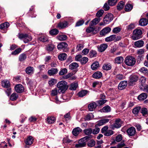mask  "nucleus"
Segmentation results:
<instances>
[{"label":"nucleus","mask_w":148,"mask_h":148,"mask_svg":"<svg viewBox=\"0 0 148 148\" xmlns=\"http://www.w3.org/2000/svg\"><path fill=\"white\" fill-rule=\"evenodd\" d=\"M67 82L64 80L61 81L57 84V87L58 88V92L59 93L64 92L67 89L68 86Z\"/></svg>","instance_id":"1"},{"label":"nucleus","mask_w":148,"mask_h":148,"mask_svg":"<svg viewBox=\"0 0 148 148\" xmlns=\"http://www.w3.org/2000/svg\"><path fill=\"white\" fill-rule=\"evenodd\" d=\"M125 63L127 65L129 66H134L136 62L135 58L131 56H127L125 58Z\"/></svg>","instance_id":"2"},{"label":"nucleus","mask_w":148,"mask_h":148,"mask_svg":"<svg viewBox=\"0 0 148 148\" xmlns=\"http://www.w3.org/2000/svg\"><path fill=\"white\" fill-rule=\"evenodd\" d=\"M142 32L141 29H136L133 32L132 39L135 40L140 39L142 37Z\"/></svg>","instance_id":"3"},{"label":"nucleus","mask_w":148,"mask_h":148,"mask_svg":"<svg viewBox=\"0 0 148 148\" xmlns=\"http://www.w3.org/2000/svg\"><path fill=\"white\" fill-rule=\"evenodd\" d=\"M18 37L21 39H23L25 43H27L32 40L31 36L27 34H19Z\"/></svg>","instance_id":"4"},{"label":"nucleus","mask_w":148,"mask_h":148,"mask_svg":"<svg viewBox=\"0 0 148 148\" xmlns=\"http://www.w3.org/2000/svg\"><path fill=\"white\" fill-rule=\"evenodd\" d=\"M88 136H86L79 140L78 142V144L75 145V147L77 148L83 147L86 145V142L87 141V139L89 138Z\"/></svg>","instance_id":"5"},{"label":"nucleus","mask_w":148,"mask_h":148,"mask_svg":"<svg viewBox=\"0 0 148 148\" xmlns=\"http://www.w3.org/2000/svg\"><path fill=\"white\" fill-rule=\"evenodd\" d=\"M113 15L111 13L107 14L103 18V22L106 24H108L113 19Z\"/></svg>","instance_id":"6"},{"label":"nucleus","mask_w":148,"mask_h":148,"mask_svg":"<svg viewBox=\"0 0 148 148\" xmlns=\"http://www.w3.org/2000/svg\"><path fill=\"white\" fill-rule=\"evenodd\" d=\"M138 79V77L135 75H131L130 77L129 84L132 86L135 84V83L136 82Z\"/></svg>","instance_id":"7"},{"label":"nucleus","mask_w":148,"mask_h":148,"mask_svg":"<svg viewBox=\"0 0 148 148\" xmlns=\"http://www.w3.org/2000/svg\"><path fill=\"white\" fill-rule=\"evenodd\" d=\"M34 138L32 136H27V138L25 140V143L26 145L25 147H27V145H32L34 142Z\"/></svg>","instance_id":"8"},{"label":"nucleus","mask_w":148,"mask_h":148,"mask_svg":"<svg viewBox=\"0 0 148 148\" xmlns=\"http://www.w3.org/2000/svg\"><path fill=\"white\" fill-rule=\"evenodd\" d=\"M68 46L67 44L65 42H62L60 43L57 46L58 49L61 50L63 49L64 51L66 52L67 50L66 48Z\"/></svg>","instance_id":"9"},{"label":"nucleus","mask_w":148,"mask_h":148,"mask_svg":"<svg viewBox=\"0 0 148 148\" xmlns=\"http://www.w3.org/2000/svg\"><path fill=\"white\" fill-rule=\"evenodd\" d=\"M127 132L129 136H134L136 132V129L134 127H130L127 130Z\"/></svg>","instance_id":"10"},{"label":"nucleus","mask_w":148,"mask_h":148,"mask_svg":"<svg viewBox=\"0 0 148 148\" xmlns=\"http://www.w3.org/2000/svg\"><path fill=\"white\" fill-rule=\"evenodd\" d=\"M15 91L17 93H21L23 92L24 90V88L23 86L21 84H18L14 87Z\"/></svg>","instance_id":"11"},{"label":"nucleus","mask_w":148,"mask_h":148,"mask_svg":"<svg viewBox=\"0 0 148 148\" xmlns=\"http://www.w3.org/2000/svg\"><path fill=\"white\" fill-rule=\"evenodd\" d=\"M108 45L106 44H103L97 46L99 51L102 52L104 51L107 48Z\"/></svg>","instance_id":"12"},{"label":"nucleus","mask_w":148,"mask_h":148,"mask_svg":"<svg viewBox=\"0 0 148 148\" xmlns=\"http://www.w3.org/2000/svg\"><path fill=\"white\" fill-rule=\"evenodd\" d=\"M111 30V28L108 27H106L103 29L100 32V34L104 36L110 32Z\"/></svg>","instance_id":"13"},{"label":"nucleus","mask_w":148,"mask_h":148,"mask_svg":"<svg viewBox=\"0 0 148 148\" xmlns=\"http://www.w3.org/2000/svg\"><path fill=\"white\" fill-rule=\"evenodd\" d=\"M121 120L120 119H118L116 120L115 123L112 124V127L118 128L120 127L121 126Z\"/></svg>","instance_id":"14"},{"label":"nucleus","mask_w":148,"mask_h":148,"mask_svg":"<svg viewBox=\"0 0 148 148\" xmlns=\"http://www.w3.org/2000/svg\"><path fill=\"white\" fill-rule=\"evenodd\" d=\"M91 26H90L88 27L86 29V31L88 33H90L92 32V34H96L98 32V31L97 30H95L94 27H91Z\"/></svg>","instance_id":"15"},{"label":"nucleus","mask_w":148,"mask_h":148,"mask_svg":"<svg viewBox=\"0 0 148 148\" xmlns=\"http://www.w3.org/2000/svg\"><path fill=\"white\" fill-rule=\"evenodd\" d=\"M127 82L126 81H123L119 84L118 88L119 90H122L125 88L127 85Z\"/></svg>","instance_id":"16"},{"label":"nucleus","mask_w":148,"mask_h":148,"mask_svg":"<svg viewBox=\"0 0 148 148\" xmlns=\"http://www.w3.org/2000/svg\"><path fill=\"white\" fill-rule=\"evenodd\" d=\"M82 131V130L79 127H77L73 129L72 133L75 136H77Z\"/></svg>","instance_id":"17"},{"label":"nucleus","mask_w":148,"mask_h":148,"mask_svg":"<svg viewBox=\"0 0 148 148\" xmlns=\"http://www.w3.org/2000/svg\"><path fill=\"white\" fill-rule=\"evenodd\" d=\"M100 21L99 18H95L92 20L89 23V26H92L97 24Z\"/></svg>","instance_id":"18"},{"label":"nucleus","mask_w":148,"mask_h":148,"mask_svg":"<svg viewBox=\"0 0 148 148\" xmlns=\"http://www.w3.org/2000/svg\"><path fill=\"white\" fill-rule=\"evenodd\" d=\"M58 72V69L56 68H51L48 71V73L50 76H53L56 74Z\"/></svg>","instance_id":"19"},{"label":"nucleus","mask_w":148,"mask_h":148,"mask_svg":"<svg viewBox=\"0 0 148 148\" xmlns=\"http://www.w3.org/2000/svg\"><path fill=\"white\" fill-rule=\"evenodd\" d=\"M139 23L140 25L141 26H145L147 24L148 21L146 18H142L140 20Z\"/></svg>","instance_id":"20"},{"label":"nucleus","mask_w":148,"mask_h":148,"mask_svg":"<svg viewBox=\"0 0 148 148\" xmlns=\"http://www.w3.org/2000/svg\"><path fill=\"white\" fill-rule=\"evenodd\" d=\"M102 76V73L99 71H97L95 72L92 75V77L94 78L98 79L101 77Z\"/></svg>","instance_id":"21"},{"label":"nucleus","mask_w":148,"mask_h":148,"mask_svg":"<svg viewBox=\"0 0 148 148\" xmlns=\"http://www.w3.org/2000/svg\"><path fill=\"white\" fill-rule=\"evenodd\" d=\"M147 97V94L146 93H143L139 95L138 97V99L139 100H143Z\"/></svg>","instance_id":"22"},{"label":"nucleus","mask_w":148,"mask_h":148,"mask_svg":"<svg viewBox=\"0 0 148 148\" xmlns=\"http://www.w3.org/2000/svg\"><path fill=\"white\" fill-rule=\"evenodd\" d=\"M68 23L67 22H61L58 24V27L60 29H62L66 27Z\"/></svg>","instance_id":"23"},{"label":"nucleus","mask_w":148,"mask_h":148,"mask_svg":"<svg viewBox=\"0 0 148 148\" xmlns=\"http://www.w3.org/2000/svg\"><path fill=\"white\" fill-rule=\"evenodd\" d=\"M97 106L95 103H90L88 105V108L89 111H91L93 110L96 108Z\"/></svg>","instance_id":"24"},{"label":"nucleus","mask_w":148,"mask_h":148,"mask_svg":"<svg viewBox=\"0 0 148 148\" xmlns=\"http://www.w3.org/2000/svg\"><path fill=\"white\" fill-rule=\"evenodd\" d=\"M10 24L8 22H5L0 24V29H5L8 28Z\"/></svg>","instance_id":"25"},{"label":"nucleus","mask_w":148,"mask_h":148,"mask_svg":"<svg viewBox=\"0 0 148 148\" xmlns=\"http://www.w3.org/2000/svg\"><path fill=\"white\" fill-rule=\"evenodd\" d=\"M144 42L142 40H139L136 41L134 43V45L138 47H141L143 45Z\"/></svg>","instance_id":"26"},{"label":"nucleus","mask_w":148,"mask_h":148,"mask_svg":"<svg viewBox=\"0 0 148 148\" xmlns=\"http://www.w3.org/2000/svg\"><path fill=\"white\" fill-rule=\"evenodd\" d=\"M67 56V55L66 53H63L59 55L58 56V58L60 60L63 61L66 59Z\"/></svg>","instance_id":"27"},{"label":"nucleus","mask_w":148,"mask_h":148,"mask_svg":"<svg viewBox=\"0 0 148 148\" xmlns=\"http://www.w3.org/2000/svg\"><path fill=\"white\" fill-rule=\"evenodd\" d=\"M109 121V119H102L98 121L97 125L99 126H100L108 123Z\"/></svg>","instance_id":"28"},{"label":"nucleus","mask_w":148,"mask_h":148,"mask_svg":"<svg viewBox=\"0 0 148 148\" xmlns=\"http://www.w3.org/2000/svg\"><path fill=\"white\" fill-rule=\"evenodd\" d=\"M115 63L117 64H120L122 63L123 61V58L122 56L116 57L115 59Z\"/></svg>","instance_id":"29"},{"label":"nucleus","mask_w":148,"mask_h":148,"mask_svg":"<svg viewBox=\"0 0 148 148\" xmlns=\"http://www.w3.org/2000/svg\"><path fill=\"white\" fill-rule=\"evenodd\" d=\"M56 121L55 118L53 116H49L47 118V122L49 124H51L53 123Z\"/></svg>","instance_id":"30"},{"label":"nucleus","mask_w":148,"mask_h":148,"mask_svg":"<svg viewBox=\"0 0 148 148\" xmlns=\"http://www.w3.org/2000/svg\"><path fill=\"white\" fill-rule=\"evenodd\" d=\"M79 66V65L76 62H73L69 65V69L71 70H73L77 69Z\"/></svg>","instance_id":"31"},{"label":"nucleus","mask_w":148,"mask_h":148,"mask_svg":"<svg viewBox=\"0 0 148 148\" xmlns=\"http://www.w3.org/2000/svg\"><path fill=\"white\" fill-rule=\"evenodd\" d=\"M34 71V68L32 67H28L26 68V73L28 74H32L33 73Z\"/></svg>","instance_id":"32"},{"label":"nucleus","mask_w":148,"mask_h":148,"mask_svg":"<svg viewBox=\"0 0 148 148\" xmlns=\"http://www.w3.org/2000/svg\"><path fill=\"white\" fill-rule=\"evenodd\" d=\"M116 35H112L106 38H105V41L106 42H110L116 38Z\"/></svg>","instance_id":"33"},{"label":"nucleus","mask_w":148,"mask_h":148,"mask_svg":"<svg viewBox=\"0 0 148 148\" xmlns=\"http://www.w3.org/2000/svg\"><path fill=\"white\" fill-rule=\"evenodd\" d=\"M77 86V83L76 82H73L71 84L69 89L71 90H75Z\"/></svg>","instance_id":"34"},{"label":"nucleus","mask_w":148,"mask_h":148,"mask_svg":"<svg viewBox=\"0 0 148 148\" xmlns=\"http://www.w3.org/2000/svg\"><path fill=\"white\" fill-rule=\"evenodd\" d=\"M88 91L86 90H82L79 92L78 93V95L79 97H82L85 96Z\"/></svg>","instance_id":"35"},{"label":"nucleus","mask_w":148,"mask_h":148,"mask_svg":"<svg viewBox=\"0 0 148 148\" xmlns=\"http://www.w3.org/2000/svg\"><path fill=\"white\" fill-rule=\"evenodd\" d=\"M91 69L93 70H96L99 67V62H96L93 63L91 65Z\"/></svg>","instance_id":"36"},{"label":"nucleus","mask_w":148,"mask_h":148,"mask_svg":"<svg viewBox=\"0 0 148 148\" xmlns=\"http://www.w3.org/2000/svg\"><path fill=\"white\" fill-rule=\"evenodd\" d=\"M2 86L4 87L8 88L10 86V82L8 80H4L2 82Z\"/></svg>","instance_id":"37"},{"label":"nucleus","mask_w":148,"mask_h":148,"mask_svg":"<svg viewBox=\"0 0 148 148\" xmlns=\"http://www.w3.org/2000/svg\"><path fill=\"white\" fill-rule=\"evenodd\" d=\"M133 7V5L131 4H127L125 6V10L126 12H129L132 9Z\"/></svg>","instance_id":"38"},{"label":"nucleus","mask_w":148,"mask_h":148,"mask_svg":"<svg viewBox=\"0 0 148 148\" xmlns=\"http://www.w3.org/2000/svg\"><path fill=\"white\" fill-rule=\"evenodd\" d=\"M54 47L55 46L53 44H48L46 47V49L48 51H51L53 50Z\"/></svg>","instance_id":"39"},{"label":"nucleus","mask_w":148,"mask_h":148,"mask_svg":"<svg viewBox=\"0 0 148 148\" xmlns=\"http://www.w3.org/2000/svg\"><path fill=\"white\" fill-rule=\"evenodd\" d=\"M111 66L110 64H105L103 66L102 68L103 70H109L111 69Z\"/></svg>","instance_id":"40"},{"label":"nucleus","mask_w":148,"mask_h":148,"mask_svg":"<svg viewBox=\"0 0 148 148\" xmlns=\"http://www.w3.org/2000/svg\"><path fill=\"white\" fill-rule=\"evenodd\" d=\"M39 40L40 41L44 42L47 41L48 40L47 37L46 36H42L39 38Z\"/></svg>","instance_id":"41"},{"label":"nucleus","mask_w":148,"mask_h":148,"mask_svg":"<svg viewBox=\"0 0 148 148\" xmlns=\"http://www.w3.org/2000/svg\"><path fill=\"white\" fill-rule=\"evenodd\" d=\"M67 36L65 35H61L57 36L58 39L60 41L65 40L67 38Z\"/></svg>","instance_id":"42"},{"label":"nucleus","mask_w":148,"mask_h":148,"mask_svg":"<svg viewBox=\"0 0 148 148\" xmlns=\"http://www.w3.org/2000/svg\"><path fill=\"white\" fill-rule=\"evenodd\" d=\"M111 110V108L108 106H107L104 107L102 109V111L104 112H110Z\"/></svg>","instance_id":"43"},{"label":"nucleus","mask_w":148,"mask_h":148,"mask_svg":"<svg viewBox=\"0 0 148 148\" xmlns=\"http://www.w3.org/2000/svg\"><path fill=\"white\" fill-rule=\"evenodd\" d=\"M125 4L123 1H120L118 4L117 8L118 10H121L124 7Z\"/></svg>","instance_id":"44"},{"label":"nucleus","mask_w":148,"mask_h":148,"mask_svg":"<svg viewBox=\"0 0 148 148\" xmlns=\"http://www.w3.org/2000/svg\"><path fill=\"white\" fill-rule=\"evenodd\" d=\"M83 131L85 134L86 135H90L92 133V130L90 128L84 130Z\"/></svg>","instance_id":"45"},{"label":"nucleus","mask_w":148,"mask_h":148,"mask_svg":"<svg viewBox=\"0 0 148 148\" xmlns=\"http://www.w3.org/2000/svg\"><path fill=\"white\" fill-rule=\"evenodd\" d=\"M141 113L143 116L148 115V110L145 108H143L141 109Z\"/></svg>","instance_id":"46"},{"label":"nucleus","mask_w":148,"mask_h":148,"mask_svg":"<svg viewBox=\"0 0 148 148\" xmlns=\"http://www.w3.org/2000/svg\"><path fill=\"white\" fill-rule=\"evenodd\" d=\"M140 109V107H136L133 109L132 110V112L135 114H137L138 113Z\"/></svg>","instance_id":"47"},{"label":"nucleus","mask_w":148,"mask_h":148,"mask_svg":"<svg viewBox=\"0 0 148 148\" xmlns=\"http://www.w3.org/2000/svg\"><path fill=\"white\" fill-rule=\"evenodd\" d=\"M146 78L144 76H141L139 79V82L141 84V86L144 85L146 81Z\"/></svg>","instance_id":"48"},{"label":"nucleus","mask_w":148,"mask_h":148,"mask_svg":"<svg viewBox=\"0 0 148 148\" xmlns=\"http://www.w3.org/2000/svg\"><path fill=\"white\" fill-rule=\"evenodd\" d=\"M56 83V80L53 78L51 79L48 82V84L50 86H53Z\"/></svg>","instance_id":"49"},{"label":"nucleus","mask_w":148,"mask_h":148,"mask_svg":"<svg viewBox=\"0 0 148 148\" xmlns=\"http://www.w3.org/2000/svg\"><path fill=\"white\" fill-rule=\"evenodd\" d=\"M18 97L17 94L16 93H12L10 97V99L12 101H14L16 100Z\"/></svg>","instance_id":"50"},{"label":"nucleus","mask_w":148,"mask_h":148,"mask_svg":"<svg viewBox=\"0 0 148 148\" xmlns=\"http://www.w3.org/2000/svg\"><path fill=\"white\" fill-rule=\"evenodd\" d=\"M59 32L58 30L56 29H53L50 31L49 33L51 35H56Z\"/></svg>","instance_id":"51"},{"label":"nucleus","mask_w":148,"mask_h":148,"mask_svg":"<svg viewBox=\"0 0 148 148\" xmlns=\"http://www.w3.org/2000/svg\"><path fill=\"white\" fill-rule=\"evenodd\" d=\"M94 117L93 114L92 113L88 114L86 117V120L88 121L92 119Z\"/></svg>","instance_id":"52"},{"label":"nucleus","mask_w":148,"mask_h":148,"mask_svg":"<svg viewBox=\"0 0 148 148\" xmlns=\"http://www.w3.org/2000/svg\"><path fill=\"white\" fill-rule=\"evenodd\" d=\"M67 72V70L66 69L64 68L61 70L59 72V74L60 75H63Z\"/></svg>","instance_id":"53"},{"label":"nucleus","mask_w":148,"mask_h":148,"mask_svg":"<svg viewBox=\"0 0 148 148\" xmlns=\"http://www.w3.org/2000/svg\"><path fill=\"white\" fill-rule=\"evenodd\" d=\"M140 88L142 90L148 93V85H143L140 86Z\"/></svg>","instance_id":"54"},{"label":"nucleus","mask_w":148,"mask_h":148,"mask_svg":"<svg viewBox=\"0 0 148 148\" xmlns=\"http://www.w3.org/2000/svg\"><path fill=\"white\" fill-rule=\"evenodd\" d=\"M22 51V49L19 48L16 49L14 51H13L11 54L13 55H16L18 54Z\"/></svg>","instance_id":"55"},{"label":"nucleus","mask_w":148,"mask_h":148,"mask_svg":"<svg viewBox=\"0 0 148 148\" xmlns=\"http://www.w3.org/2000/svg\"><path fill=\"white\" fill-rule=\"evenodd\" d=\"M114 132L112 130H108L106 133H105L104 135L105 136H111L114 134Z\"/></svg>","instance_id":"56"},{"label":"nucleus","mask_w":148,"mask_h":148,"mask_svg":"<svg viewBox=\"0 0 148 148\" xmlns=\"http://www.w3.org/2000/svg\"><path fill=\"white\" fill-rule=\"evenodd\" d=\"M26 58V56L25 53H22L21 54L19 57V60L21 61L24 60Z\"/></svg>","instance_id":"57"},{"label":"nucleus","mask_w":148,"mask_h":148,"mask_svg":"<svg viewBox=\"0 0 148 148\" xmlns=\"http://www.w3.org/2000/svg\"><path fill=\"white\" fill-rule=\"evenodd\" d=\"M135 27V25L134 23H131L127 27V29L128 31L131 30Z\"/></svg>","instance_id":"58"},{"label":"nucleus","mask_w":148,"mask_h":148,"mask_svg":"<svg viewBox=\"0 0 148 148\" xmlns=\"http://www.w3.org/2000/svg\"><path fill=\"white\" fill-rule=\"evenodd\" d=\"M95 144V142L93 140H92L88 142V145L90 147H94Z\"/></svg>","instance_id":"59"},{"label":"nucleus","mask_w":148,"mask_h":148,"mask_svg":"<svg viewBox=\"0 0 148 148\" xmlns=\"http://www.w3.org/2000/svg\"><path fill=\"white\" fill-rule=\"evenodd\" d=\"M117 0H108V3L110 6H113L117 3Z\"/></svg>","instance_id":"60"},{"label":"nucleus","mask_w":148,"mask_h":148,"mask_svg":"<svg viewBox=\"0 0 148 148\" xmlns=\"http://www.w3.org/2000/svg\"><path fill=\"white\" fill-rule=\"evenodd\" d=\"M103 13L104 11L103 10H100L96 13V16L98 17H100L102 16Z\"/></svg>","instance_id":"61"},{"label":"nucleus","mask_w":148,"mask_h":148,"mask_svg":"<svg viewBox=\"0 0 148 148\" xmlns=\"http://www.w3.org/2000/svg\"><path fill=\"white\" fill-rule=\"evenodd\" d=\"M88 60V59L87 57H84L82 58L80 62L82 64H85Z\"/></svg>","instance_id":"62"},{"label":"nucleus","mask_w":148,"mask_h":148,"mask_svg":"<svg viewBox=\"0 0 148 148\" xmlns=\"http://www.w3.org/2000/svg\"><path fill=\"white\" fill-rule=\"evenodd\" d=\"M58 94V90L55 88L51 91V95L52 96H56Z\"/></svg>","instance_id":"63"},{"label":"nucleus","mask_w":148,"mask_h":148,"mask_svg":"<svg viewBox=\"0 0 148 148\" xmlns=\"http://www.w3.org/2000/svg\"><path fill=\"white\" fill-rule=\"evenodd\" d=\"M125 77L122 74H119L116 75V78L117 79L121 80L125 79Z\"/></svg>","instance_id":"64"}]
</instances>
